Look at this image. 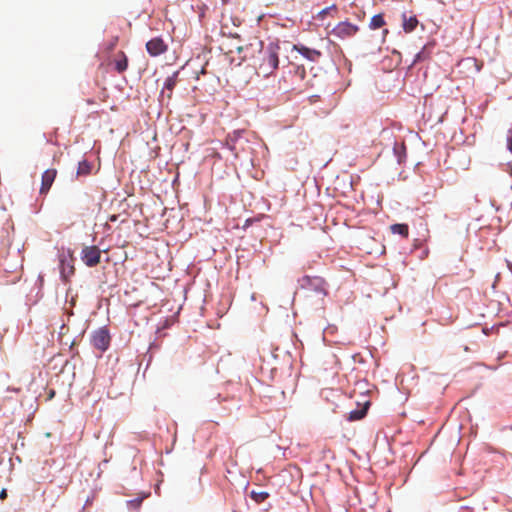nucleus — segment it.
I'll return each mask as SVG.
<instances>
[{
  "mask_svg": "<svg viewBox=\"0 0 512 512\" xmlns=\"http://www.w3.org/2000/svg\"><path fill=\"white\" fill-rule=\"evenodd\" d=\"M229 1H230V0H222V3H223V4H226V3H228Z\"/></svg>",
  "mask_w": 512,
  "mask_h": 512,
  "instance_id": "nucleus-32",
  "label": "nucleus"
},
{
  "mask_svg": "<svg viewBox=\"0 0 512 512\" xmlns=\"http://www.w3.org/2000/svg\"><path fill=\"white\" fill-rule=\"evenodd\" d=\"M80 258L87 267H95L100 263L101 250L96 245L84 246Z\"/></svg>",
  "mask_w": 512,
  "mask_h": 512,
  "instance_id": "nucleus-5",
  "label": "nucleus"
},
{
  "mask_svg": "<svg viewBox=\"0 0 512 512\" xmlns=\"http://www.w3.org/2000/svg\"><path fill=\"white\" fill-rule=\"evenodd\" d=\"M322 279L320 277L303 276L298 280V283L303 289H310L314 291L322 290Z\"/></svg>",
  "mask_w": 512,
  "mask_h": 512,
  "instance_id": "nucleus-9",
  "label": "nucleus"
},
{
  "mask_svg": "<svg viewBox=\"0 0 512 512\" xmlns=\"http://www.w3.org/2000/svg\"><path fill=\"white\" fill-rule=\"evenodd\" d=\"M56 175L57 171L55 169H47L43 172L40 187L41 194H46L50 190Z\"/></svg>",
  "mask_w": 512,
  "mask_h": 512,
  "instance_id": "nucleus-11",
  "label": "nucleus"
},
{
  "mask_svg": "<svg viewBox=\"0 0 512 512\" xmlns=\"http://www.w3.org/2000/svg\"><path fill=\"white\" fill-rule=\"evenodd\" d=\"M7 497V491L6 489H2V491L0 492V498L3 500Z\"/></svg>",
  "mask_w": 512,
  "mask_h": 512,
  "instance_id": "nucleus-26",
  "label": "nucleus"
},
{
  "mask_svg": "<svg viewBox=\"0 0 512 512\" xmlns=\"http://www.w3.org/2000/svg\"><path fill=\"white\" fill-rule=\"evenodd\" d=\"M128 67V59L125 55L121 59L116 60L115 62V70L118 73L124 72Z\"/></svg>",
  "mask_w": 512,
  "mask_h": 512,
  "instance_id": "nucleus-21",
  "label": "nucleus"
},
{
  "mask_svg": "<svg viewBox=\"0 0 512 512\" xmlns=\"http://www.w3.org/2000/svg\"><path fill=\"white\" fill-rule=\"evenodd\" d=\"M336 9H337V7H336V5H334V4H333V5H331V6H329V7H326V8H324V9H322V10L318 13V17H321V18H322V17H324L326 14H328L330 11H332V10H336Z\"/></svg>",
  "mask_w": 512,
  "mask_h": 512,
  "instance_id": "nucleus-24",
  "label": "nucleus"
},
{
  "mask_svg": "<svg viewBox=\"0 0 512 512\" xmlns=\"http://www.w3.org/2000/svg\"><path fill=\"white\" fill-rule=\"evenodd\" d=\"M59 257V270H60V278L63 282H68L69 279L75 273L74 261L75 258L71 250L62 251L58 255Z\"/></svg>",
  "mask_w": 512,
  "mask_h": 512,
  "instance_id": "nucleus-3",
  "label": "nucleus"
},
{
  "mask_svg": "<svg viewBox=\"0 0 512 512\" xmlns=\"http://www.w3.org/2000/svg\"><path fill=\"white\" fill-rule=\"evenodd\" d=\"M246 224L250 225V219H246Z\"/></svg>",
  "mask_w": 512,
  "mask_h": 512,
  "instance_id": "nucleus-37",
  "label": "nucleus"
},
{
  "mask_svg": "<svg viewBox=\"0 0 512 512\" xmlns=\"http://www.w3.org/2000/svg\"><path fill=\"white\" fill-rule=\"evenodd\" d=\"M435 45H436V42L434 40L427 42L422 47V49L415 55L412 65L415 63H418V62L425 61L426 59H429L431 54L433 53V49L435 48Z\"/></svg>",
  "mask_w": 512,
  "mask_h": 512,
  "instance_id": "nucleus-12",
  "label": "nucleus"
},
{
  "mask_svg": "<svg viewBox=\"0 0 512 512\" xmlns=\"http://www.w3.org/2000/svg\"><path fill=\"white\" fill-rule=\"evenodd\" d=\"M369 406H370V402L367 401L364 403L363 406L357 407L356 409L351 410L349 412L347 419L349 421H358V420L363 419L367 414Z\"/></svg>",
  "mask_w": 512,
  "mask_h": 512,
  "instance_id": "nucleus-14",
  "label": "nucleus"
},
{
  "mask_svg": "<svg viewBox=\"0 0 512 512\" xmlns=\"http://www.w3.org/2000/svg\"><path fill=\"white\" fill-rule=\"evenodd\" d=\"M111 342L109 329L106 326L100 327L93 331L91 335V343L94 348L101 352L108 350Z\"/></svg>",
  "mask_w": 512,
  "mask_h": 512,
  "instance_id": "nucleus-4",
  "label": "nucleus"
},
{
  "mask_svg": "<svg viewBox=\"0 0 512 512\" xmlns=\"http://www.w3.org/2000/svg\"><path fill=\"white\" fill-rule=\"evenodd\" d=\"M418 24L419 21L416 15L407 16L406 12L402 13V28L405 33H412Z\"/></svg>",
  "mask_w": 512,
  "mask_h": 512,
  "instance_id": "nucleus-13",
  "label": "nucleus"
},
{
  "mask_svg": "<svg viewBox=\"0 0 512 512\" xmlns=\"http://www.w3.org/2000/svg\"><path fill=\"white\" fill-rule=\"evenodd\" d=\"M244 132V130L238 129L228 133L223 143V147L228 149L233 154L234 158H238L239 152L244 149V145L248 142L243 139Z\"/></svg>",
  "mask_w": 512,
  "mask_h": 512,
  "instance_id": "nucleus-2",
  "label": "nucleus"
},
{
  "mask_svg": "<svg viewBox=\"0 0 512 512\" xmlns=\"http://www.w3.org/2000/svg\"><path fill=\"white\" fill-rule=\"evenodd\" d=\"M393 234H398L403 238H407L409 235V226L405 223H396L390 226Z\"/></svg>",
  "mask_w": 512,
  "mask_h": 512,
  "instance_id": "nucleus-16",
  "label": "nucleus"
},
{
  "mask_svg": "<svg viewBox=\"0 0 512 512\" xmlns=\"http://www.w3.org/2000/svg\"><path fill=\"white\" fill-rule=\"evenodd\" d=\"M221 395L217 394V396L207 402V395L205 394L203 398V406L207 408V404L209 405V408L212 410H216V404L220 403Z\"/></svg>",
  "mask_w": 512,
  "mask_h": 512,
  "instance_id": "nucleus-22",
  "label": "nucleus"
},
{
  "mask_svg": "<svg viewBox=\"0 0 512 512\" xmlns=\"http://www.w3.org/2000/svg\"><path fill=\"white\" fill-rule=\"evenodd\" d=\"M393 154L398 164H402L406 159V146L403 142H395L393 146Z\"/></svg>",
  "mask_w": 512,
  "mask_h": 512,
  "instance_id": "nucleus-15",
  "label": "nucleus"
},
{
  "mask_svg": "<svg viewBox=\"0 0 512 512\" xmlns=\"http://www.w3.org/2000/svg\"><path fill=\"white\" fill-rule=\"evenodd\" d=\"M43 281H44L43 276H42V275H39V276H38V282L40 283V285H42V284H43Z\"/></svg>",
  "mask_w": 512,
  "mask_h": 512,
  "instance_id": "nucleus-29",
  "label": "nucleus"
},
{
  "mask_svg": "<svg viewBox=\"0 0 512 512\" xmlns=\"http://www.w3.org/2000/svg\"><path fill=\"white\" fill-rule=\"evenodd\" d=\"M337 330L335 325H329L324 329L325 334H333Z\"/></svg>",
  "mask_w": 512,
  "mask_h": 512,
  "instance_id": "nucleus-25",
  "label": "nucleus"
},
{
  "mask_svg": "<svg viewBox=\"0 0 512 512\" xmlns=\"http://www.w3.org/2000/svg\"><path fill=\"white\" fill-rule=\"evenodd\" d=\"M237 53H241L243 51V47L239 46L236 48Z\"/></svg>",
  "mask_w": 512,
  "mask_h": 512,
  "instance_id": "nucleus-30",
  "label": "nucleus"
},
{
  "mask_svg": "<svg viewBox=\"0 0 512 512\" xmlns=\"http://www.w3.org/2000/svg\"><path fill=\"white\" fill-rule=\"evenodd\" d=\"M507 145L506 148L509 152L512 153V128H510L507 131V137H506Z\"/></svg>",
  "mask_w": 512,
  "mask_h": 512,
  "instance_id": "nucleus-23",
  "label": "nucleus"
},
{
  "mask_svg": "<svg viewBox=\"0 0 512 512\" xmlns=\"http://www.w3.org/2000/svg\"><path fill=\"white\" fill-rule=\"evenodd\" d=\"M328 452H331V449L323 450V453H328Z\"/></svg>",
  "mask_w": 512,
  "mask_h": 512,
  "instance_id": "nucleus-35",
  "label": "nucleus"
},
{
  "mask_svg": "<svg viewBox=\"0 0 512 512\" xmlns=\"http://www.w3.org/2000/svg\"><path fill=\"white\" fill-rule=\"evenodd\" d=\"M293 49L309 61L315 62L321 57L319 50L307 47L303 44L294 45Z\"/></svg>",
  "mask_w": 512,
  "mask_h": 512,
  "instance_id": "nucleus-10",
  "label": "nucleus"
},
{
  "mask_svg": "<svg viewBox=\"0 0 512 512\" xmlns=\"http://www.w3.org/2000/svg\"><path fill=\"white\" fill-rule=\"evenodd\" d=\"M280 46L276 42H270L264 50L261 51L260 63L257 67V73L264 78L271 76L279 67Z\"/></svg>",
  "mask_w": 512,
  "mask_h": 512,
  "instance_id": "nucleus-1",
  "label": "nucleus"
},
{
  "mask_svg": "<svg viewBox=\"0 0 512 512\" xmlns=\"http://www.w3.org/2000/svg\"><path fill=\"white\" fill-rule=\"evenodd\" d=\"M269 496L270 494L266 491L252 490L250 492V498L254 500L257 504L263 503Z\"/></svg>",
  "mask_w": 512,
  "mask_h": 512,
  "instance_id": "nucleus-19",
  "label": "nucleus"
},
{
  "mask_svg": "<svg viewBox=\"0 0 512 512\" xmlns=\"http://www.w3.org/2000/svg\"><path fill=\"white\" fill-rule=\"evenodd\" d=\"M382 33H383V36H386L389 33V30L388 29H384Z\"/></svg>",
  "mask_w": 512,
  "mask_h": 512,
  "instance_id": "nucleus-31",
  "label": "nucleus"
},
{
  "mask_svg": "<svg viewBox=\"0 0 512 512\" xmlns=\"http://www.w3.org/2000/svg\"><path fill=\"white\" fill-rule=\"evenodd\" d=\"M386 24V21L384 19V14L379 13L372 16L369 22V28L371 30H376L379 28H382Z\"/></svg>",
  "mask_w": 512,
  "mask_h": 512,
  "instance_id": "nucleus-17",
  "label": "nucleus"
},
{
  "mask_svg": "<svg viewBox=\"0 0 512 512\" xmlns=\"http://www.w3.org/2000/svg\"><path fill=\"white\" fill-rule=\"evenodd\" d=\"M167 49L168 46L161 37H154L146 43V50L152 57L165 53Z\"/></svg>",
  "mask_w": 512,
  "mask_h": 512,
  "instance_id": "nucleus-7",
  "label": "nucleus"
},
{
  "mask_svg": "<svg viewBox=\"0 0 512 512\" xmlns=\"http://www.w3.org/2000/svg\"><path fill=\"white\" fill-rule=\"evenodd\" d=\"M117 219H118V215H115V214H113V215H111V216L109 217V220H110L111 222H115V221H117Z\"/></svg>",
  "mask_w": 512,
  "mask_h": 512,
  "instance_id": "nucleus-28",
  "label": "nucleus"
},
{
  "mask_svg": "<svg viewBox=\"0 0 512 512\" xmlns=\"http://www.w3.org/2000/svg\"><path fill=\"white\" fill-rule=\"evenodd\" d=\"M179 71H175L172 75L168 76L163 84L159 101L163 103L165 96L168 100L172 98L173 89L175 88L178 81Z\"/></svg>",
  "mask_w": 512,
  "mask_h": 512,
  "instance_id": "nucleus-8",
  "label": "nucleus"
},
{
  "mask_svg": "<svg viewBox=\"0 0 512 512\" xmlns=\"http://www.w3.org/2000/svg\"><path fill=\"white\" fill-rule=\"evenodd\" d=\"M328 452H331V449L323 450V453H328Z\"/></svg>",
  "mask_w": 512,
  "mask_h": 512,
  "instance_id": "nucleus-34",
  "label": "nucleus"
},
{
  "mask_svg": "<svg viewBox=\"0 0 512 512\" xmlns=\"http://www.w3.org/2000/svg\"><path fill=\"white\" fill-rule=\"evenodd\" d=\"M229 36L232 37V38L241 40V36L239 34H237V33H230Z\"/></svg>",
  "mask_w": 512,
  "mask_h": 512,
  "instance_id": "nucleus-27",
  "label": "nucleus"
},
{
  "mask_svg": "<svg viewBox=\"0 0 512 512\" xmlns=\"http://www.w3.org/2000/svg\"><path fill=\"white\" fill-rule=\"evenodd\" d=\"M359 31V27L348 21L338 23L332 30L331 34L340 39H346L354 36Z\"/></svg>",
  "mask_w": 512,
  "mask_h": 512,
  "instance_id": "nucleus-6",
  "label": "nucleus"
},
{
  "mask_svg": "<svg viewBox=\"0 0 512 512\" xmlns=\"http://www.w3.org/2000/svg\"><path fill=\"white\" fill-rule=\"evenodd\" d=\"M92 165L86 159H83L78 163L77 175L78 176H87L91 173Z\"/></svg>",
  "mask_w": 512,
  "mask_h": 512,
  "instance_id": "nucleus-18",
  "label": "nucleus"
},
{
  "mask_svg": "<svg viewBox=\"0 0 512 512\" xmlns=\"http://www.w3.org/2000/svg\"><path fill=\"white\" fill-rule=\"evenodd\" d=\"M246 224L250 225V219H246Z\"/></svg>",
  "mask_w": 512,
  "mask_h": 512,
  "instance_id": "nucleus-36",
  "label": "nucleus"
},
{
  "mask_svg": "<svg viewBox=\"0 0 512 512\" xmlns=\"http://www.w3.org/2000/svg\"><path fill=\"white\" fill-rule=\"evenodd\" d=\"M145 497H146V495L144 494V495H142L140 497H136L134 499L128 500L127 501V507L129 509V511L130 512L137 511L140 508V506H141L143 500L145 499Z\"/></svg>",
  "mask_w": 512,
  "mask_h": 512,
  "instance_id": "nucleus-20",
  "label": "nucleus"
},
{
  "mask_svg": "<svg viewBox=\"0 0 512 512\" xmlns=\"http://www.w3.org/2000/svg\"><path fill=\"white\" fill-rule=\"evenodd\" d=\"M328 452H331V449L323 450V453H328Z\"/></svg>",
  "mask_w": 512,
  "mask_h": 512,
  "instance_id": "nucleus-33",
  "label": "nucleus"
}]
</instances>
